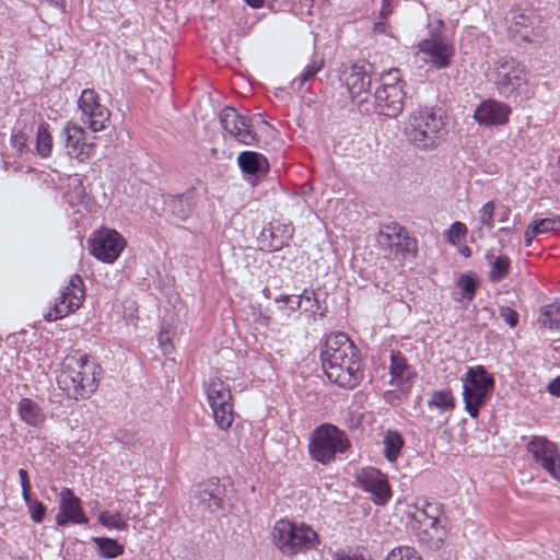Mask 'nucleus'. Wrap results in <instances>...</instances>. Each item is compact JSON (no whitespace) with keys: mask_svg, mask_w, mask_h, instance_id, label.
<instances>
[{"mask_svg":"<svg viewBox=\"0 0 560 560\" xmlns=\"http://www.w3.org/2000/svg\"><path fill=\"white\" fill-rule=\"evenodd\" d=\"M101 368L80 350L70 352L61 363L58 386L77 400L89 398L98 386Z\"/></svg>","mask_w":560,"mask_h":560,"instance_id":"nucleus-1","label":"nucleus"},{"mask_svg":"<svg viewBox=\"0 0 560 560\" xmlns=\"http://www.w3.org/2000/svg\"><path fill=\"white\" fill-rule=\"evenodd\" d=\"M445 121L435 107L419 106L412 109L405 125L407 140L420 151H431L439 147Z\"/></svg>","mask_w":560,"mask_h":560,"instance_id":"nucleus-2","label":"nucleus"},{"mask_svg":"<svg viewBox=\"0 0 560 560\" xmlns=\"http://www.w3.org/2000/svg\"><path fill=\"white\" fill-rule=\"evenodd\" d=\"M272 536L276 547L289 557L315 549L319 544L318 535L311 526L288 520L276 522Z\"/></svg>","mask_w":560,"mask_h":560,"instance_id":"nucleus-3","label":"nucleus"},{"mask_svg":"<svg viewBox=\"0 0 560 560\" xmlns=\"http://www.w3.org/2000/svg\"><path fill=\"white\" fill-rule=\"evenodd\" d=\"M351 447L347 433L331 423H323L315 428L308 441V453L312 459L328 465L338 453L343 454Z\"/></svg>","mask_w":560,"mask_h":560,"instance_id":"nucleus-4","label":"nucleus"},{"mask_svg":"<svg viewBox=\"0 0 560 560\" xmlns=\"http://www.w3.org/2000/svg\"><path fill=\"white\" fill-rule=\"evenodd\" d=\"M462 381L465 409L476 419L480 407L487 402L493 390L494 378L482 365H478L469 368Z\"/></svg>","mask_w":560,"mask_h":560,"instance_id":"nucleus-5","label":"nucleus"},{"mask_svg":"<svg viewBox=\"0 0 560 560\" xmlns=\"http://www.w3.org/2000/svg\"><path fill=\"white\" fill-rule=\"evenodd\" d=\"M399 70L393 69L382 77V85L374 92V108L378 115L396 118L404 109L406 92Z\"/></svg>","mask_w":560,"mask_h":560,"instance_id":"nucleus-6","label":"nucleus"},{"mask_svg":"<svg viewBox=\"0 0 560 560\" xmlns=\"http://www.w3.org/2000/svg\"><path fill=\"white\" fill-rule=\"evenodd\" d=\"M205 390L217 427L220 430L226 431L234 421L232 395L229 385L220 377H211L205 383Z\"/></svg>","mask_w":560,"mask_h":560,"instance_id":"nucleus-7","label":"nucleus"},{"mask_svg":"<svg viewBox=\"0 0 560 560\" xmlns=\"http://www.w3.org/2000/svg\"><path fill=\"white\" fill-rule=\"evenodd\" d=\"M504 20L509 35L516 40L533 43L542 36L538 15L532 8L512 7Z\"/></svg>","mask_w":560,"mask_h":560,"instance_id":"nucleus-8","label":"nucleus"},{"mask_svg":"<svg viewBox=\"0 0 560 560\" xmlns=\"http://www.w3.org/2000/svg\"><path fill=\"white\" fill-rule=\"evenodd\" d=\"M499 94L510 97L526 83V71L515 59L500 57L494 63V79Z\"/></svg>","mask_w":560,"mask_h":560,"instance_id":"nucleus-9","label":"nucleus"},{"mask_svg":"<svg viewBox=\"0 0 560 560\" xmlns=\"http://www.w3.org/2000/svg\"><path fill=\"white\" fill-rule=\"evenodd\" d=\"M357 347L343 332L329 335L320 350L322 368L325 372L337 369V363H349L358 353Z\"/></svg>","mask_w":560,"mask_h":560,"instance_id":"nucleus-10","label":"nucleus"},{"mask_svg":"<svg viewBox=\"0 0 560 560\" xmlns=\"http://www.w3.org/2000/svg\"><path fill=\"white\" fill-rule=\"evenodd\" d=\"M219 120L222 129L237 142L245 145H256L259 142V136L253 129L252 118L240 114L234 107H224Z\"/></svg>","mask_w":560,"mask_h":560,"instance_id":"nucleus-11","label":"nucleus"},{"mask_svg":"<svg viewBox=\"0 0 560 560\" xmlns=\"http://www.w3.org/2000/svg\"><path fill=\"white\" fill-rule=\"evenodd\" d=\"M526 451L544 470L560 481V455L553 442L544 435H533Z\"/></svg>","mask_w":560,"mask_h":560,"instance_id":"nucleus-12","label":"nucleus"},{"mask_svg":"<svg viewBox=\"0 0 560 560\" xmlns=\"http://www.w3.org/2000/svg\"><path fill=\"white\" fill-rule=\"evenodd\" d=\"M84 296L83 279L79 275H73L69 280V285L60 293L59 301L44 315V318L47 322H52L67 316L82 305Z\"/></svg>","mask_w":560,"mask_h":560,"instance_id":"nucleus-13","label":"nucleus"},{"mask_svg":"<svg viewBox=\"0 0 560 560\" xmlns=\"http://www.w3.org/2000/svg\"><path fill=\"white\" fill-rule=\"evenodd\" d=\"M226 487L219 478H210L194 489V502L203 513L214 514L224 510Z\"/></svg>","mask_w":560,"mask_h":560,"instance_id":"nucleus-14","label":"nucleus"},{"mask_svg":"<svg viewBox=\"0 0 560 560\" xmlns=\"http://www.w3.org/2000/svg\"><path fill=\"white\" fill-rule=\"evenodd\" d=\"M126 242L115 230L102 229L90 241V252L98 260L114 262L122 252Z\"/></svg>","mask_w":560,"mask_h":560,"instance_id":"nucleus-15","label":"nucleus"},{"mask_svg":"<svg viewBox=\"0 0 560 560\" xmlns=\"http://www.w3.org/2000/svg\"><path fill=\"white\" fill-rule=\"evenodd\" d=\"M78 106L84 115L83 121L88 124L93 132L102 131L106 128L110 118L109 109L100 103V96L92 89L82 91Z\"/></svg>","mask_w":560,"mask_h":560,"instance_id":"nucleus-16","label":"nucleus"},{"mask_svg":"<svg viewBox=\"0 0 560 560\" xmlns=\"http://www.w3.org/2000/svg\"><path fill=\"white\" fill-rule=\"evenodd\" d=\"M340 80L346 83L352 102L357 101L358 104H362L366 101V97L361 98V96L369 94L371 77L364 65L343 66Z\"/></svg>","mask_w":560,"mask_h":560,"instance_id":"nucleus-17","label":"nucleus"},{"mask_svg":"<svg viewBox=\"0 0 560 560\" xmlns=\"http://www.w3.org/2000/svg\"><path fill=\"white\" fill-rule=\"evenodd\" d=\"M326 376L339 387L354 388L364 377L363 363L359 352L352 360H349V363H337V369H331Z\"/></svg>","mask_w":560,"mask_h":560,"instance_id":"nucleus-18","label":"nucleus"},{"mask_svg":"<svg viewBox=\"0 0 560 560\" xmlns=\"http://www.w3.org/2000/svg\"><path fill=\"white\" fill-rule=\"evenodd\" d=\"M89 518L85 516L81 500L74 495L69 488H62L59 493V512L56 515V523L59 526L72 524H86Z\"/></svg>","mask_w":560,"mask_h":560,"instance_id":"nucleus-19","label":"nucleus"},{"mask_svg":"<svg viewBox=\"0 0 560 560\" xmlns=\"http://www.w3.org/2000/svg\"><path fill=\"white\" fill-rule=\"evenodd\" d=\"M62 137L70 156L83 162L93 154L95 144L88 141L82 127L69 122L62 130Z\"/></svg>","mask_w":560,"mask_h":560,"instance_id":"nucleus-20","label":"nucleus"},{"mask_svg":"<svg viewBox=\"0 0 560 560\" xmlns=\"http://www.w3.org/2000/svg\"><path fill=\"white\" fill-rule=\"evenodd\" d=\"M511 107L495 100L482 101L474 113L475 120L480 126H503L509 122Z\"/></svg>","mask_w":560,"mask_h":560,"instance_id":"nucleus-21","label":"nucleus"},{"mask_svg":"<svg viewBox=\"0 0 560 560\" xmlns=\"http://www.w3.org/2000/svg\"><path fill=\"white\" fill-rule=\"evenodd\" d=\"M419 51L427 56L424 62L430 63L433 68L441 70L452 65L455 56V47L453 42H419Z\"/></svg>","mask_w":560,"mask_h":560,"instance_id":"nucleus-22","label":"nucleus"},{"mask_svg":"<svg viewBox=\"0 0 560 560\" xmlns=\"http://www.w3.org/2000/svg\"><path fill=\"white\" fill-rule=\"evenodd\" d=\"M362 488L372 493L376 504H385L390 498V488L387 478L378 469L369 468L359 476Z\"/></svg>","mask_w":560,"mask_h":560,"instance_id":"nucleus-23","label":"nucleus"},{"mask_svg":"<svg viewBox=\"0 0 560 560\" xmlns=\"http://www.w3.org/2000/svg\"><path fill=\"white\" fill-rule=\"evenodd\" d=\"M192 209V194L186 191L179 195H168L164 198V211L173 218L184 221Z\"/></svg>","mask_w":560,"mask_h":560,"instance_id":"nucleus-24","label":"nucleus"},{"mask_svg":"<svg viewBox=\"0 0 560 560\" xmlns=\"http://www.w3.org/2000/svg\"><path fill=\"white\" fill-rule=\"evenodd\" d=\"M237 164L243 173L260 176L269 171L267 158L258 152L244 151L237 156Z\"/></svg>","mask_w":560,"mask_h":560,"instance_id":"nucleus-25","label":"nucleus"},{"mask_svg":"<svg viewBox=\"0 0 560 560\" xmlns=\"http://www.w3.org/2000/svg\"><path fill=\"white\" fill-rule=\"evenodd\" d=\"M296 298V306H302L310 322H316L326 316L327 308L322 306L314 289H304Z\"/></svg>","mask_w":560,"mask_h":560,"instance_id":"nucleus-26","label":"nucleus"},{"mask_svg":"<svg viewBox=\"0 0 560 560\" xmlns=\"http://www.w3.org/2000/svg\"><path fill=\"white\" fill-rule=\"evenodd\" d=\"M389 373L392 376L390 384L399 387L406 385L415 375L413 369L399 351H392Z\"/></svg>","mask_w":560,"mask_h":560,"instance_id":"nucleus-27","label":"nucleus"},{"mask_svg":"<svg viewBox=\"0 0 560 560\" xmlns=\"http://www.w3.org/2000/svg\"><path fill=\"white\" fill-rule=\"evenodd\" d=\"M18 412L23 422L28 425L39 428L46 420L42 407L31 398H22L19 401Z\"/></svg>","mask_w":560,"mask_h":560,"instance_id":"nucleus-28","label":"nucleus"},{"mask_svg":"<svg viewBox=\"0 0 560 560\" xmlns=\"http://www.w3.org/2000/svg\"><path fill=\"white\" fill-rule=\"evenodd\" d=\"M382 444L384 447L383 453L387 462L392 464L396 463L405 445L402 434L398 430L387 429L383 432Z\"/></svg>","mask_w":560,"mask_h":560,"instance_id":"nucleus-29","label":"nucleus"},{"mask_svg":"<svg viewBox=\"0 0 560 560\" xmlns=\"http://www.w3.org/2000/svg\"><path fill=\"white\" fill-rule=\"evenodd\" d=\"M442 514L438 502H425L422 509H417L415 520L424 527V530H433L438 534V523Z\"/></svg>","mask_w":560,"mask_h":560,"instance_id":"nucleus-30","label":"nucleus"},{"mask_svg":"<svg viewBox=\"0 0 560 560\" xmlns=\"http://www.w3.org/2000/svg\"><path fill=\"white\" fill-rule=\"evenodd\" d=\"M538 323L544 328H560V301L544 305L540 308Z\"/></svg>","mask_w":560,"mask_h":560,"instance_id":"nucleus-31","label":"nucleus"},{"mask_svg":"<svg viewBox=\"0 0 560 560\" xmlns=\"http://www.w3.org/2000/svg\"><path fill=\"white\" fill-rule=\"evenodd\" d=\"M428 406L439 409L440 412L452 411L455 408V401L451 389L433 390L428 399Z\"/></svg>","mask_w":560,"mask_h":560,"instance_id":"nucleus-32","label":"nucleus"},{"mask_svg":"<svg viewBox=\"0 0 560 560\" xmlns=\"http://www.w3.org/2000/svg\"><path fill=\"white\" fill-rule=\"evenodd\" d=\"M92 541L95 544L98 552L103 558L113 559L124 553L125 547L116 539L107 537H93Z\"/></svg>","mask_w":560,"mask_h":560,"instance_id":"nucleus-33","label":"nucleus"},{"mask_svg":"<svg viewBox=\"0 0 560 560\" xmlns=\"http://www.w3.org/2000/svg\"><path fill=\"white\" fill-rule=\"evenodd\" d=\"M511 269V259L506 255L498 256L491 262L488 279L492 283H498L505 279Z\"/></svg>","mask_w":560,"mask_h":560,"instance_id":"nucleus-34","label":"nucleus"},{"mask_svg":"<svg viewBox=\"0 0 560 560\" xmlns=\"http://www.w3.org/2000/svg\"><path fill=\"white\" fill-rule=\"evenodd\" d=\"M52 137L49 132L48 124H40L36 133V152L42 158H47L51 153Z\"/></svg>","mask_w":560,"mask_h":560,"instance_id":"nucleus-35","label":"nucleus"},{"mask_svg":"<svg viewBox=\"0 0 560 560\" xmlns=\"http://www.w3.org/2000/svg\"><path fill=\"white\" fill-rule=\"evenodd\" d=\"M323 58L313 59L312 62L305 67L303 72L293 80L292 85H296L298 89H301L305 83L313 80L315 75L323 69Z\"/></svg>","mask_w":560,"mask_h":560,"instance_id":"nucleus-36","label":"nucleus"},{"mask_svg":"<svg viewBox=\"0 0 560 560\" xmlns=\"http://www.w3.org/2000/svg\"><path fill=\"white\" fill-rule=\"evenodd\" d=\"M456 284L462 290L464 299L471 301L475 298L478 288V279L475 273H463Z\"/></svg>","mask_w":560,"mask_h":560,"instance_id":"nucleus-37","label":"nucleus"},{"mask_svg":"<svg viewBox=\"0 0 560 560\" xmlns=\"http://www.w3.org/2000/svg\"><path fill=\"white\" fill-rule=\"evenodd\" d=\"M420 42H453L445 34V23L443 20L438 19L434 23L429 24L428 36Z\"/></svg>","mask_w":560,"mask_h":560,"instance_id":"nucleus-38","label":"nucleus"},{"mask_svg":"<svg viewBox=\"0 0 560 560\" xmlns=\"http://www.w3.org/2000/svg\"><path fill=\"white\" fill-rule=\"evenodd\" d=\"M23 500L30 512L31 520L36 524L43 523L46 515V506L39 500L32 498V495Z\"/></svg>","mask_w":560,"mask_h":560,"instance_id":"nucleus-39","label":"nucleus"},{"mask_svg":"<svg viewBox=\"0 0 560 560\" xmlns=\"http://www.w3.org/2000/svg\"><path fill=\"white\" fill-rule=\"evenodd\" d=\"M98 521L103 526L115 528L119 530L127 529L128 524L119 513L102 512L98 516Z\"/></svg>","mask_w":560,"mask_h":560,"instance_id":"nucleus-40","label":"nucleus"},{"mask_svg":"<svg viewBox=\"0 0 560 560\" xmlns=\"http://www.w3.org/2000/svg\"><path fill=\"white\" fill-rule=\"evenodd\" d=\"M385 560H421V558L416 549L400 546L389 551Z\"/></svg>","mask_w":560,"mask_h":560,"instance_id":"nucleus-41","label":"nucleus"},{"mask_svg":"<svg viewBox=\"0 0 560 560\" xmlns=\"http://www.w3.org/2000/svg\"><path fill=\"white\" fill-rule=\"evenodd\" d=\"M467 226L459 222V221H455L451 224L450 229L447 230V234H446V237H447V242L451 244V245H454V246H457L459 244V242L465 238V236L467 235Z\"/></svg>","mask_w":560,"mask_h":560,"instance_id":"nucleus-42","label":"nucleus"},{"mask_svg":"<svg viewBox=\"0 0 560 560\" xmlns=\"http://www.w3.org/2000/svg\"><path fill=\"white\" fill-rule=\"evenodd\" d=\"M385 231L380 232L381 240H384L388 244L392 243L393 238L397 241L406 233V229L401 226L397 222H392L389 224L384 225Z\"/></svg>","mask_w":560,"mask_h":560,"instance_id":"nucleus-43","label":"nucleus"},{"mask_svg":"<svg viewBox=\"0 0 560 560\" xmlns=\"http://www.w3.org/2000/svg\"><path fill=\"white\" fill-rule=\"evenodd\" d=\"M532 224L538 228L539 234H545L548 232H558L560 231V217L556 215L552 218L535 220Z\"/></svg>","mask_w":560,"mask_h":560,"instance_id":"nucleus-44","label":"nucleus"},{"mask_svg":"<svg viewBox=\"0 0 560 560\" xmlns=\"http://www.w3.org/2000/svg\"><path fill=\"white\" fill-rule=\"evenodd\" d=\"M494 202L488 201L486 202L479 210V220L482 225H485L488 229H493L494 226Z\"/></svg>","mask_w":560,"mask_h":560,"instance_id":"nucleus-45","label":"nucleus"},{"mask_svg":"<svg viewBox=\"0 0 560 560\" xmlns=\"http://www.w3.org/2000/svg\"><path fill=\"white\" fill-rule=\"evenodd\" d=\"M397 249L406 253H416L417 252V241L416 238L408 235L406 232L400 240L395 244Z\"/></svg>","mask_w":560,"mask_h":560,"instance_id":"nucleus-46","label":"nucleus"},{"mask_svg":"<svg viewBox=\"0 0 560 560\" xmlns=\"http://www.w3.org/2000/svg\"><path fill=\"white\" fill-rule=\"evenodd\" d=\"M499 315L512 328L515 327L518 323L517 312L510 306H500Z\"/></svg>","mask_w":560,"mask_h":560,"instance_id":"nucleus-47","label":"nucleus"},{"mask_svg":"<svg viewBox=\"0 0 560 560\" xmlns=\"http://www.w3.org/2000/svg\"><path fill=\"white\" fill-rule=\"evenodd\" d=\"M19 477L21 481V488H22V498H28L31 495V481L28 474L25 469L20 468L19 469Z\"/></svg>","mask_w":560,"mask_h":560,"instance_id":"nucleus-48","label":"nucleus"},{"mask_svg":"<svg viewBox=\"0 0 560 560\" xmlns=\"http://www.w3.org/2000/svg\"><path fill=\"white\" fill-rule=\"evenodd\" d=\"M12 145L20 152L26 148L27 137L23 132L14 133L11 138Z\"/></svg>","mask_w":560,"mask_h":560,"instance_id":"nucleus-49","label":"nucleus"},{"mask_svg":"<svg viewBox=\"0 0 560 560\" xmlns=\"http://www.w3.org/2000/svg\"><path fill=\"white\" fill-rule=\"evenodd\" d=\"M394 9V0H382V8L380 11V16L383 20H386L392 13Z\"/></svg>","mask_w":560,"mask_h":560,"instance_id":"nucleus-50","label":"nucleus"},{"mask_svg":"<svg viewBox=\"0 0 560 560\" xmlns=\"http://www.w3.org/2000/svg\"><path fill=\"white\" fill-rule=\"evenodd\" d=\"M539 234V230L537 226H534L533 224H530L527 230L525 231V234H524V241H525V245L526 246H529L533 242V240Z\"/></svg>","mask_w":560,"mask_h":560,"instance_id":"nucleus-51","label":"nucleus"},{"mask_svg":"<svg viewBox=\"0 0 560 560\" xmlns=\"http://www.w3.org/2000/svg\"><path fill=\"white\" fill-rule=\"evenodd\" d=\"M158 340L163 349L164 352L170 351V348H172V345L170 342V334L166 330H162L159 334Z\"/></svg>","mask_w":560,"mask_h":560,"instance_id":"nucleus-52","label":"nucleus"},{"mask_svg":"<svg viewBox=\"0 0 560 560\" xmlns=\"http://www.w3.org/2000/svg\"><path fill=\"white\" fill-rule=\"evenodd\" d=\"M547 389L551 395L560 397V375L548 384Z\"/></svg>","mask_w":560,"mask_h":560,"instance_id":"nucleus-53","label":"nucleus"},{"mask_svg":"<svg viewBox=\"0 0 560 560\" xmlns=\"http://www.w3.org/2000/svg\"><path fill=\"white\" fill-rule=\"evenodd\" d=\"M50 7L57 9L60 14L66 13V0H45Z\"/></svg>","mask_w":560,"mask_h":560,"instance_id":"nucleus-54","label":"nucleus"},{"mask_svg":"<svg viewBox=\"0 0 560 560\" xmlns=\"http://www.w3.org/2000/svg\"><path fill=\"white\" fill-rule=\"evenodd\" d=\"M117 440L122 443V444H126V445H129L131 447H135L136 446V442L132 441V436H130L128 433L126 432H119L118 435H117Z\"/></svg>","mask_w":560,"mask_h":560,"instance_id":"nucleus-55","label":"nucleus"},{"mask_svg":"<svg viewBox=\"0 0 560 560\" xmlns=\"http://www.w3.org/2000/svg\"><path fill=\"white\" fill-rule=\"evenodd\" d=\"M332 560H364V558L358 555L335 553Z\"/></svg>","mask_w":560,"mask_h":560,"instance_id":"nucleus-56","label":"nucleus"},{"mask_svg":"<svg viewBox=\"0 0 560 560\" xmlns=\"http://www.w3.org/2000/svg\"><path fill=\"white\" fill-rule=\"evenodd\" d=\"M272 241L270 243L271 250H279L283 247V241L278 240L273 236V232H271Z\"/></svg>","mask_w":560,"mask_h":560,"instance_id":"nucleus-57","label":"nucleus"},{"mask_svg":"<svg viewBox=\"0 0 560 560\" xmlns=\"http://www.w3.org/2000/svg\"><path fill=\"white\" fill-rule=\"evenodd\" d=\"M374 33H385L386 32V23L384 21L376 22L373 26Z\"/></svg>","mask_w":560,"mask_h":560,"instance_id":"nucleus-58","label":"nucleus"},{"mask_svg":"<svg viewBox=\"0 0 560 560\" xmlns=\"http://www.w3.org/2000/svg\"><path fill=\"white\" fill-rule=\"evenodd\" d=\"M252 8H260L264 5L265 0H244Z\"/></svg>","mask_w":560,"mask_h":560,"instance_id":"nucleus-59","label":"nucleus"},{"mask_svg":"<svg viewBox=\"0 0 560 560\" xmlns=\"http://www.w3.org/2000/svg\"><path fill=\"white\" fill-rule=\"evenodd\" d=\"M276 303H290L291 302V295L281 294L278 298L275 299Z\"/></svg>","mask_w":560,"mask_h":560,"instance_id":"nucleus-60","label":"nucleus"},{"mask_svg":"<svg viewBox=\"0 0 560 560\" xmlns=\"http://www.w3.org/2000/svg\"><path fill=\"white\" fill-rule=\"evenodd\" d=\"M459 253H460L464 257H466V258H468V257H470V256H471V249H470L467 245H464V246L459 249Z\"/></svg>","mask_w":560,"mask_h":560,"instance_id":"nucleus-61","label":"nucleus"},{"mask_svg":"<svg viewBox=\"0 0 560 560\" xmlns=\"http://www.w3.org/2000/svg\"><path fill=\"white\" fill-rule=\"evenodd\" d=\"M289 308H290L291 312H295L299 308H302V306H296V302H295V303L291 304Z\"/></svg>","mask_w":560,"mask_h":560,"instance_id":"nucleus-62","label":"nucleus"},{"mask_svg":"<svg viewBox=\"0 0 560 560\" xmlns=\"http://www.w3.org/2000/svg\"><path fill=\"white\" fill-rule=\"evenodd\" d=\"M486 258H487L488 260H490L491 258H493V255H491V254H487Z\"/></svg>","mask_w":560,"mask_h":560,"instance_id":"nucleus-63","label":"nucleus"},{"mask_svg":"<svg viewBox=\"0 0 560 560\" xmlns=\"http://www.w3.org/2000/svg\"><path fill=\"white\" fill-rule=\"evenodd\" d=\"M443 423H444V422H438V427H439V428H440V427H442V424H443Z\"/></svg>","mask_w":560,"mask_h":560,"instance_id":"nucleus-64","label":"nucleus"}]
</instances>
